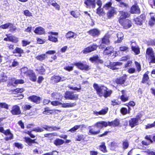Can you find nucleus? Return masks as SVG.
Instances as JSON below:
<instances>
[{"label":"nucleus","mask_w":155,"mask_h":155,"mask_svg":"<svg viewBox=\"0 0 155 155\" xmlns=\"http://www.w3.org/2000/svg\"><path fill=\"white\" fill-rule=\"evenodd\" d=\"M93 86L96 91L97 94L101 97L103 96L104 93L108 89L104 85L99 86L96 83H94Z\"/></svg>","instance_id":"obj_1"},{"label":"nucleus","mask_w":155,"mask_h":155,"mask_svg":"<svg viewBox=\"0 0 155 155\" xmlns=\"http://www.w3.org/2000/svg\"><path fill=\"white\" fill-rule=\"evenodd\" d=\"M74 64L81 70L87 71L90 69V67L83 61L75 62Z\"/></svg>","instance_id":"obj_2"},{"label":"nucleus","mask_w":155,"mask_h":155,"mask_svg":"<svg viewBox=\"0 0 155 155\" xmlns=\"http://www.w3.org/2000/svg\"><path fill=\"white\" fill-rule=\"evenodd\" d=\"M78 95L74 94L73 91H66L65 93L64 98L66 99L77 100L78 99Z\"/></svg>","instance_id":"obj_3"},{"label":"nucleus","mask_w":155,"mask_h":155,"mask_svg":"<svg viewBox=\"0 0 155 155\" xmlns=\"http://www.w3.org/2000/svg\"><path fill=\"white\" fill-rule=\"evenodd\" d=\"M141 118V116L138 115L135 118H131L129 120V125L132 128L134 127L135 126L139 124V121Z\"/></svg>","instance_id":"obj_4"},{"label":"nucleus","mask_w":155,"mask_h":155,"mask_svg":"<svg viewBox=\"0 0 155 155\" xmlns=\"http://www.w3.org/2000/svg\"><path fill=\"white\" fill-rule=\"evenodd\" d=\"M122 63L119 62H111L110 61L109 65L107 66L108 68L112 70H118L120 68V66Z\"/></svg>","instance_id":"obj_5"},{"label":"nucleus","mask_w":155,"mask_h":155,"mask_svg":"<svg viewBox=\"0 0 155 155\" xmlns=\"http://www.w3.org/2000/svg\"><path fill=\"white\" fill-rule=\"evenodd\" d=\"M101 44L99 46V48L103 49L105 47V45H108L110 44L109 37L106 35L104 36L101 38Z\"/></svg>","instance_id":"obj_6"},{"label":"nucleus","mask_w":155,"mask_h":155,"mask_svg":"<svg viewBox=\"0 0 155 155\" xmlns=\"http://www.w3.org/2000/svg\"><path fill=\"white\" fill-rule=\"evenodd\" d=\"M119 21L120 23L123 26L124 29H127L132 26L131 21L128 19L119 20Z\"/></svg>","instance_id":"obj_7"},{"label":"nucleus","mask_w":155,"mask_h":155,"mask_svg":"<svg viewBox=\"0 0 155 155\" xmlns=\"http://www.w3.org/2000/svg\"><path fill=\"white\" fill-rule=\"evenodd\" d=\"M96 0H85L84 2V4L86 5L87 8H92L94 9L96 7Z\"/></svg>","instance_id":"obj_8"},{"label":"nucleus","mask_w":155,"mask_h":155,"mask_svg":"<svg viewBox=\"0 0 155 155\" xmlns=\"http://www.w3.org/2000/svg\"><path fill=\"white\" fill-rule=\"evenodd\" d=\"M97 47L96 44H93L84 48L82 52L84 54H87L96 50Z\"/></svg>","instance_id":"obj_9"},{"label":"nucleus","mask_w":155,"mask_h":155,"mask_svg":"<svg viewBox=\"0 0 155 155\" xmlns=\"http://www.w3.org/2000/svg\"><path fill=\"white\" fill-rule=\"evenodd\" d=\"M28 99L32 102L39 104L40 103L41 98L39 96L35 95H32L28 97Z\"/></svg>","instance_id":"obj_10"},{"label":"nucleus","mask_w":155,"mask_h":155,"mask_svg":"<svg viewBox=\"0 0 155 155\" xmlns=\"http://www.w3.org/2000/svg\"><path fill=\"white\" fill-rule=\"evenodd\" d=\"M117 11L114 7H111L109 9L107 13V17L108 19H111L115 15L117 14Z\"/></svg>","instance_id":"obj_11"},{"label":"nucleus","mask_w":155,"mask_h":155,"mask_svg":"<svg viewBox=\"0 0 155 155\" xmlns=\"http://www.w3.org/2000/svg\"><path fill=\"white\" fill-rule=\"evenodd\" d=\"M145 18V17L144 15L142 14L134 20L136 24L137 25H141L142 24Z\"/></svg>","instance_id":"obj_12"},{"label":"nucleus","mask_w":155,"mask_h":155,"mask_svg":"<svg viewBox=\"0 0 155 155\" xmlns=\"http://www.w3.org/2000/svg\"><path fill=\"white\" fill-rule=\"evenodd\" d=\"M11 112L14 115H19L21 113L20 107L17 105L13 106Z\"/></svg>","instance_id":"obj_13"},{"label":"nucleus","mask_w":155,"mask_h":155,"mask_svg":"<svg viewBox=\"0 0 155 155\" xmlns=\"http://www.w3.org/2000/svg\"><path fill=\"white\" fill-rule=\"evenodd\" d=\"M89 60L92 62H95L97 63L103 64L104 61L99 58L98 55H93L89 58Z\"/></svg>","instance_id":"obj_14"},{"label":"nucleus","mask_w":155,"mask_h":155,"mask_svg":"<svg viewBox=\"0 0 155 155\" xmlns=\"http://www.w3.org/2000/svg\"><path fill=\"white\" fill-rule=\"evenodd\" d=\"M127 75L124 74L122 77L117 78L115 82L117 84H124L127 80Z\"/></svg>","instance_id":"obj_15"},{"label":"nucleus","mask_w":155,"mask_h":155,"mask_svg":"<svg viewBox=\"0 0 155 155\" xmlns=\"http://www.w3.org/2000/svg\"><path fill=\"white\" fill-rule=\"evenodd\" d=\"M130 12L131 14H139L140 11L139 6L137 5H134L131 7Z\"/></svg>","instance_id":"obj_16"},{"label":"nucleus","mask_w":155,"mask_h":155,"mask_svg":"<svg viewBox=\"0 0 155 155\" xmlns=\"http://www.w3.org/2000/svg\"><path fill=\"white\" fill-rule=\"evenodd\" d=\"M108 126L107 122L101 121H98L94 125V127H96L97 128H102L103 127H107Z\"/></svg>","instance_id":"obj_17"},{"label":"nucleus","mask_w":155,"mask_h":155,"mask_svg":"<svg viewBox=\"0 0 155 155\" xmlns=\"http://www.w3.org/2000/svg\"><path fill=\"white\" fill-rule=\"evenodd\" d=\"M88 32L90 35L94 37L97 36L100 34V31L95 28L90 30Z\"/></svg>","instance_id":"obj_18"},{"label":"nucleus","mask_w":155,"mask_h":155,"mask_svg":"<svg viewBox=\"0 0 155 155\" xmlns=\"http://www.w3.org/2000/svg\"><path fill=\"white\" fill-rule=\"evenodd\" d=\"M108 126H113L115 127L118 126L120 124V120L118 118H116L114 120L111 121H108Z\"/></svg>","instance_id":"obj_19"},{"label":"nucleus","mask_w":155,"mask_h":155,"mask_svg":"<svg viewBox=\"0 0 155 155\" xmlns=\"http://www.w3.org/2000/svg\"><path fill=\"white\" fill-rule=\"evenodd\" d=\"M94 127V125L92 126H90L88 127L89 129L88 132V134L89 135H95L99 134L100 132V130L95 131V129L93 128H91L92 127Z\"/></svg>","instance_id":"obj_20"},{"label":"nucleus","mask_w":155,"mask_h":155,"mask_svg":"<svg viewBox=\"0 0 155 155\" xmlns=\"http://www.w3.org/2000/svg\"><path fill=\"white\" fill-rule=\"evenodd\" d=\"M34 31L35 34L40 35L44 34L45 33V29L40 26L36 28Z\"/></svg>","instance_id":"obj_21"},{"label":"nucleus","mask_w":155,"mask_h":155,"mask_svg":"<svg viewBox=\"0 0 155 155\" xmlns=\"http://www.w3.org/2000/svg\"><path fill=\"white\" fill-rule=\"evenodd\" d=\"M28 75L31 81L33 82L36 81L37 80L36 76L35 73L32 71H30L29 73H28Z\"/></svg>","instance_id":"obj_22"},{"label":"nucleus","mask_w":155,"mask_h":155,"mask_svg":"<svg viewBox=\"0 0 155 155\" xmlns=\"http://www.w3.org/2000/svg\"><path fill=\"white\" fill-rule=\"evenodd\" d=\"M114 51V48L111 46L106 47L104 50V52L106 55H111Z\"/></svg>","instance_id":"obj_23"},{"label":"nucleus","mask_w":155,"mask_h":155,"mask_svg":"<svg viewBox=\"0 0 155 155\" xmlns=\"http://www.w3.org/2000/svg\"><path fill=\"white\" fill-rule=\"evenodd\" d=\"M120 14L121 15L119 20L126 19V18L129 17L130 15L127 12H124L123 11H120Z\"/></svg>","instance_id":"obj_24"},{"label":"nucleus","mask_w":155,"mask_h":155,"mask_svg":"<svg viewBox=\"0 0 155 155\" xmlns=\"http://www.w3.org/2000/svg\"><path fill=\"white\" fill-rule=\"evenodd\" d=\"M51 80L52 82L54 83H58L60 81H63V80H62L61 77L58 75H54L52 76Z\"/></svg>","instance_id":"obj_25"},{"label":"nucleus","mask_w":155,"mask_h":155,"mask_svg":"<svg viewBox=\"0 0 155 155\" xmlns=\"http://www.w3.org/2000/svg\"><path fill=\"white\" fill-rule=\"evenodd\" d=\"M11 79H10V81ZM25 82L24 80L20 79H16L15 80L13 83H11L10 82V86L12 85L13 86H16L18 84H23Z\"/></svg>","instance_id":"obj_26"},{"label":"nucleus","mask_w":155,"mask_h":155,"mask_svg":"<svg viewBox=\"0 0 155 155\" xmlns=\"http://www.w3.org/2000/svg\"><path fill=\"white\" fill-rule=\"evenodd\" d=\"M117 39L114 42L115 43H120L123 39L124 35L121 32L118 33L117 35Z\"/></svg>","instance_id":"obj_27"},{"label":"nucleus","mask_w":155,"mask_h":155,"mask_svg":"<svg viewBox=\"0 0 155 155\" xmlns=\"http://www.w3.org/2000/svg\"><path fill=\"white\" fill-rule=\"evenodd\" d=\"M11 52L13 53V54L15 53L20 54V56H21V54L24 52L23 50L22 49L17 47H16L15 49L12 51H11Z\"/></svg>","instance_id":"obj_28"},{"label":"nucleus","mask_w":155,"mask_h":155,"mask_svg":"<svg viewBox=\"0 0 155 155\" xmlns=\"http://www.w3.org/2000/svg\"><path fill=\"white\" fill-rule=\"evenodd\" d=\"M64 143V140L59 138H57L54 142V143L57 146L61 145Z\"/></svg>","instance_id":"obj_29"},{"label":"nucleus","mask_w":155,"mask_h":155,"mask_svg":"<svg viewBox=\"0 0 155 155\" xmlns=\"http://www.w3.org/2000/svg\"><path fill=\"white\" fill-rule=\"evenodd\" d=\"M62 107L64 108L72 107L76 105V103L74 102L72 103H65L61 104Z\"/></svg>","instance_id":"obj_30"},{"label":"nucleus","mask_w":155,"mask_h":155,"mask_svg":"<svg viewBox=\"0 0 155 155\" xmlns=\"http://www.w3.org/2000/svg\"><path fill=\"white\" fill-rule=\"evenodd\" d=\"M24 91L23 88H17L14 90H10V92H12V94H16L21 93Z\"/></svg>","instance_id":"obj_31"},{"label":"nucleus","mask_w":155,"mask_h":155,"mask_svg":"<svg viewBox=\"0 0 155 155\" xmlns=\"http://www.w3.org/2000/svg\"><path fill=\"white\" fill-rule=\"evenodd\" d=\"M49 3L55 7L56 9L58 10H60V5L55 1L53 0H50L49 1Z\"/></svg>","instance_id":"obj_32"},{"label":"nucleus","mask_w":155,"mask_h":155,"mask_svg":"<svg viewBox=\"0 0 155 155\" xmlns=\"http://www.w3.org/2000/svg\"><path fill=\"white\" fill-rule=\"evenodd\" d=\"M36 71L38 72V74H45V70L43 66H41L36 69Z\"/></svg>","instance_id":"obj_33"},{"label":"nucleus","mask_w":155,"mask_h":155,"mask_svg":"<svg viewBox=\"0 0 155 155\" xmlns=\"http://www.w3.org/2000/svg\"><path fill=\"white\" fill-rule=\"evenodd\" d=\"M131 48L132 51L135 53V54H139L140 52V50L138 47L131 46Z\"/></svg>","instance_id":"obj_34"},{"label":"nucleus","mask_w":155,"mask_h":155,"mask_svg":"<svg viewBox=\"0 0 155 155\" xmlns=\"http://www.w3.org/2000/svg\"><path fill=\"white\" fill-rule=\"evenodd\" d=\"M85 138V136L83 134H78L75 138V140L76 141H80L82 140H84Z\"/></svg>","instance_id":"obj_35"},{"label":"nucleus","mask_w":155,"mask_h":155,"mask_svg":"<svg viewBox=\"0 0 155 155\" xmlns=\"http://www.w3.org/2000/svg\"><path fill=\"white\" fill-rule=\"evenodd\" d=\"M46 57V54H43L37 56L35 57V58L38 60L42 61L45 60Z\"/></svg>","instance_id":"obj_36"},{"label":"nucleus","mask_w":155,"mask_h":155,"mask_svg":"<svg viewBox=\"0 0 155 155\" xmlns=\"http://www.w3.org/2000/svg\"><path fill=\"white\" fill-rule=\"evenodd\" d=\"M99 149L101 150L104 153L107 152L106 147L104 142H103L99 146Z\"/></svg>","instance_id":"obj_37"},{"label":"nucleus","mask_w":155,"mask_h":155,"mask_svg":"<svg viewBox=\"0 0 155 155\" xmlns=\"http://www.w3.org/2000/svg\"><path fill=\"white\" fill-rule=\"evenodd\" d=\"M74 35L75 33L74 32L71 31H69L66 34L65 37L68 39H70L71 38H74Z\"/></svg>","instance_id":"obj_38"},{"label":"nucleus","mask_w":155,"mask_h":155,"mask_svg":"<svg viewBox=\"0 0 155 155\" xmlns=\"http://www.w3.org/2000/svg\"><path fill=\"white\" fill-rule=\"evenodd\" d=\"M81 126V125H75L73 127L70 129L68 130V131H70L72 133H74L77 130L80 128Z\"/></svg>","instance_id":"obj_39"},{"label":"nucleus","mask_w":155,"mask_h":155,"mask_svg":"<svg viewBox=\"0 0 155 155\" xmlns=\"http://www.w3.org/2000/svg\"><path fill=\"white\" fill-rule=\"evenodd\" d=\"M120 112L123 115L129 114V111L125 107H122L120 109Z\"/></svg>","instance_id":"obj_40"},{"label":"nucleus","mask_w":155,"mask_h":155,"mask_svg":"<svg viewBox=\"0 0 155 155\" xmlns=\"http://www.w3.org/2000/svg\"><path fill=\"white\" fill-rule=\"evenodd\" d=\"M122 148L124 150L128 148L129 146V143L127 140L122 141Z\"/></svg>","instance_id":"obj_41"},{"label":"nucleus","mask_w":155,"mask_h":155,"mask_svg":"<svg viewBox=\"0 0 155 155\" xmlns=\"http://www.w3.org/2000/svg\"><path fill=\"white\" fill-rule=\"evenodd\" d=\"M24 141L27 143L29 146H31V139L28 137H25L24 138Z\"/></svg>","instance_id":"obj_42"},{"label":"nucleus","mask_w":155,"mask_h":155,"mask_svg":"<svg viewBox=\"0 0 155 155\" xmlns=\"http://www.w3.org/2000/svg\"><path fill=\"white\" fill-rule=\"evenodd\" d=\"M0 132L3 133L6 136L10 134V130L9 129L5 130L2 127H0Z\"/></svg>","instance_id":"obj_43"},{"label":"nucleus","mask_w":155,"mask_h":155,"mask_svg":"<svg viewBox=\"0 0 155 155\" xmlns=\"http://www.w3.org/2000/svg\"><path fill=\"white\" fill-rule=\"evenodd\" d=\"M112 5V3L111 2H108L106 3L103 6V8H104L106 10H107L109 8H110Z\"/></svg>","instance_id":"obj_44"},{"label":"nucleus","mask_w":155,"mask_h":155,"mask_svg":"<svg viewBox=\"0 0 155 155\" xmlns=\"http://www.w3.org/2000/svg\"><path fill=\"white\" fill-rule=\"evenodd\" d=\"M48 40L54 42H56L58 41V38L54 37L51 35L48 36Z\"/></svg>","instance_id":"obj_45"},{"label":"nucleus","mask_w":155,"mask_h":155,"mask_svg":"<svg viewBox=\"0 0 155 155\" xmlns=\"http://www.w3.org/2000/svg\"><path fill=\"white\" fill-rule=\"evenodd\" d=\"M79 87V88H78L77 87H73V86L71 85H69L68 86V88L70 89L73 91H77L78 92H80L81 89V85H80Z\"/></svg>","instance_id":"obj_46"},{"label":"nucleus","mask_w":155,"mask_h":155,"mask_svg":"<svg viewBox=\"0 0 155 155\" xmlns=\"http://www.w3.org/2000/svg\"><path fill=\"white\" fill-rule=\"evenodd\" d=\"M106 90L105 91V92L104 93L103 95V96L105 98H107V97L110 96L112 92V91L111 90Z\"/></svg>","instance_id":"obj_47"},{"label":"nucleus","mask_w":155,"mask_h":155,"mask_svg":"<svg viewBox=\"0 0 155 155\" xmlns=\"http://www.w3.org/2000/svg\"><path fill=\"white\" fill-rule=\"evenodd\" d=\"M32 107V106L28 104H25L22 107L23 111H26L30 110Z\"/></svg>","instance_id":"obj_48"},{"label":"nucleus","mask_w":155,"mask_h":155,"mask_svg":"<svg viewBox=\"0 0 155 155\" xmlns=\"http://www.w3.org/2000/svg\"><path fill=\"white\" fill-rule=\"evenodd\" d=\"M146 54L149 55L150 57L153 56L154 54L153 51V50L152 48H148L147 49L146 51Z\"/></svg>","instance_id":"obj_49"},{"label":"nucleus","mask_w":155,"mask_h":155,"mask_svg":"<svg viewBox=\"0 0 155 155\" xmlns=\"http://www.w3.org/2000/svg\"><path fill=\"white\" fill-rule=\"evenodd\" d=\"M117 146V143L115 141L112 142L110 143V149L114 150L116 147Z\"/></svg>","instance_id":"obj_50"},{"label":"nucleus","mask_w":155,"mask_h":155,"mask_svg":"<svg viewBox=\"0 0 155 155\" xmlns=\"http://www.w3.org/2000/svg\"><path fill=\"white\" fill-rule=\"evenodd\" d=\"M13 145L15 147L19 149H22L23 147V145L20 143L15 142Z\"/></svg>","instance_id":"obj_51"},{"label":"nucleus","mask_w":155,"mask_h":155,"mask_svg":"<svg viewBox=\"0 0 155 155\" xmlns=\"http://www.w3.org/2000/svg\"><path fill=\"white\" fill-rule=\"evenodd\" d=\"M44 130L42 128H41L39 127L34 128L31 130V131H33L35 132H41L43 131Z\"/></svg>","instance_id":"obj_52"},{"label":"nucleus","mask_w":155,"mask_h":155,"mask_svg":"<svg viewBox=\"0 0 155 155\" xmlns=\"http://www.w3.org/2000/svg\"><path fill=\"white\" fill-rule=\"evenodd\" d=\"M108 107H106L102 109L100 111L101 115H104L108 112Z\"/></svg>","instance_id":"obj_53"},{"label":"nucleus","mask_w":155,"mask_h":155,"mask_svg":"<svg viewBox=\"0 0 155 155\" xmlns=\"http://www.w3.org/2000/svg\"><path fill=\"white\" fill-rule=\"evenodd\" d=\"M148 79L149 77L148 74L145 73L143 75L142 82L143 83H145L147 81H148Z\"/></svg>","instance_id":"obj_54"},{"label":"nucleus","mask_w":155,"mask_h":155,"mask_svg":"<svg viewBox=\"0 0 155 155\" xmlns=\"http://www.w3.org/2000/svg\"><path fill=\"white\" fill-rule=\"evenodd\" d=\"M21 72L22 73H24L25 74H26L28 75V73H29L28 71V68L26 67H24L22 68L21 69Z\"/></svg>","instance_id":"obj_55"},{"label":"nucleus","mask_w":155,"mask_h":155,"mask_svg":"<svg viewBox=\"0 0 155 155\" xmlns=\"http://www.w3.org/2000/svg\"><path fill=\"white\" fill-rule=\"evenodd\" d=\"M18 41V38L17 37L14 36H10V42L16 43Z\"/></svg>","instance_id":"obj_56"},{"label":"nucleus","mask_w":155,"mask_h":155,"mask_svg":"<svg viewBox=\"0 0 155 155\" xmlns=\"http://www.w3.org/2000/svg\"><path fill=\"white\" fill-rule=\"evenodd\" d=\"M71 65H72V66H65L64 68V69L66 70L69 71H72L74 68L73 64H71Z\"/></svg>","instance_id":"obj_57"},{"label":"nucleus","mask_w":155,"mask_h":155,"mask_svg":"<svg viewBox=\"0 0 155 155\" xmlns=\"http://www.w3.org/2000/svg\"><path fill=\"white\" fill-rule=\"evenodd\" d=\"M101 7H98L96 9V13L100 16L103 12V9L101 8Z\"/></svg>","instance_id":"obj_58"},{"label":"nucleus","mask_w":155,"mask_h":155,"mask_svg":"<svg viewBox=\"0 0 155 155\" xmlns=\"http://www.w3.org/2000/svg\"><path fill=\"white\" fill-rule=\"evenodd\" d=\"M23 14L26 16L30 17L32 16V13L28 10H24L23 11Z\"/></svg>","instance_id":"obj_59"},{"label":"nucleus","mask_w":155,"mask_h":155,"mask_svg":"<svg viewBox=\"0 0 155 155\" xmlns=\"http://www.w3.org/2000/svg\"><path fill=\"white\" fill-rule=\"evenodd\" d=\"M56 133H49L45 134H44V136L45 137H51L52 136H54L56 135Z\"/></svg>","instance_id":"obj_60"},{"label":"nucleus","mask_w":155,"mask_h":155,"mask_svg":"<svg viewBox=\"0 0 155 155\" xmlns=\"http://www.w3.org/2000/svg\"><path fill=\"white\" fill-rule=\"evenodd\" d=\"M135 64L137 68V71L139 72L141 70V66L139 62L137 61L135 62Z\"/></svg>","instance_id":"obj_61"},{"label":"nucleus","mask_w":155,"mask_h":155,"mask_svg":"<svg viewBox=\"0 0 155 155\" xmlns=\"http://www.w3.org/2000/svg\"><path fill=\"white\" fill-rule=\"evenodd\" d=\"M51 104L54 106H57L61 105L62 103L58 101H56L51 102Z\"/></svg>","instance_id":"obj_62"},{"label":"nucleus","mask_w":155,"mask_h":155,"mask_svg":"<svg viewBox=\"0 0 155 155\" xmlns=\"http://www.w3.org/2000/svg\"><path fill=\"white\" fill-rule=\"evenodd\" d=\"M119 6L122 8H127L128 6V5L124 2H120L119 5Z\"/></svg>","instance_id":"obj_63"},{"label":"nucleus","mask_w":155,"mask_h":155,"mask_svg":"<svg viewBox=\"0 0 155 155\" xmlns=\"http://www.w3.org/2000/svg\"><path fill=\"white\" fill-rule=\"evenodd\" d=\"M30 43L31 42L28 40H23L21 41L22 46L23 47L26 46L27 45H29Z\"/></svg>","instance_id":"obj_64"}]
</instances>
